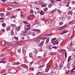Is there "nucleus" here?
I'll list each match as a JSON object with an SVG mask.
<instances>
[{"instance_id":"nucleus-1","label":"nucleus","mask_w":75,"mask_h":75,"mask_svg":"<svg viewBox=\"0 0 75 75\" xmlns=\"http://www.w3.org/2000/svg\"><path fill=\"white\" fill-rule=\"evenodd\" d=\"M64 64V61H63L59 65V67L60 68H62L63 67V65Z\"/></svg>"},{"instance_id":"nucleus-2","label":"nucleus","mask_w":75,"mask_h":75,"mask_svg":"<svg viewBox=\"0 0 75 75\" xmlns=\"http://www.w3.org/2000/svg\"><path fill=\"white\" fill-rule=\"evenodd\" d=\"M75 69H73L70 71V74H73V75H75V71H74V70H75Z\"/></svg>"},{"instance_id":"nucleus-3","label":"nucleus","mask_w":75,"mask_h":75,"mask_svg":"<svg viewBox=\"0 0 75 75\" xmlns=\"http://www.w3.org/2000/svg\"><path fill=\"white\" fill-rule=\"evenodd\" d=\"M41 37H38L36 39H35V40H34V41L35 42H37V41L38 40H41Z\"/></svg>"},{"instance_id":"nucleus-4","label":"nucleus","mask_w":75,"mask_h":75,"mask_svg":"<svg viewBox=\"0 0 75 75\" xmlns=\"http://www.w3.org/2000/svg\"><path fill=\"white\" fill-rule=\"evenodd\" d=\"M59 43V42L58 41V40H56L55 41V42L53 43V45H57V44H58Z\"/></svg>"},{"instance_id":"nucleus-5","label":"nucleus","mask_w":75,"mask_h":75,"mask_svg":"<svg viewBox=\"0 0 75 75\" xmlns=\"http://www.w3.org/2000/svg\"><path fill=\"white\" fill-rule=\"evenodd\" d=\"M58 67V65L57 64H54L53 67V69H55V68H57Z\"/></svg>"},{"instance_id":"nucleus-6","label":"nucleus","mask_w":75,"mask_h":75,"mask_svg":"<svg viewBox=\"0 0 75 75\" xmlns=\"http://www.w3.org/2000/svg\"><path fill=\"white\" fill-rule=\"evenodd\" d=\"M43 44H44V41H42L41 42L39 43V46L41 47L43 46Z\"/></svg>"},{"instance_id":"nucleus-7","label":"nucleus","mask_w":75,"mask_h":75,"mask_svg":"<svg viewBox=\"0 0 75 75\" xmlns=\"http://www.w3.org/2000/svg\"><path fill=\"white\" fill-rule=\"evenodd\" d=\"M35 22L36 24H39V23H40V22H39V20L38 19L35 20Z\"/></svg>"},{"instance_id":"nucleus-8","label":"nucleus","mask_w":75,"mask_h":75,"mask_svg":"<svg viewBox=\"0 0 75 75\" xmlns=\"http://www.w3.org/2000/svg\"><path fill=\"white\" fill-rule=\"evenodd\" d=\"M68 31L66 30H64L62 33L60 34L61 35H62V34H65V33H68Z\"/></svg>"},{"instance_id":"nucleus-9","label":"nucleus","mask_w":75,"mask_h":75,"mask_svg":"<svg viewBox=\"0 0 75 75\" xmlns=\"http://www.w3.org/2000/svg\"><path fill=\"white\" fill-rule=\"evenodd\" d=\"M57 3V2H54V3H52V4H49V8H51V7L52 6V5L54 4V3Z\"/></svg>"},{"instance_id":"nucleus-10","label":"nucleus","mask_w":75,"mask_h":75,"mask_svg":"<svg viewBox=\"0 0 75 75\" xmlns=\"http://www.w3.org/2000/svg\"><path fill=\"white\" fill-rule=\"evenodd\" d=\"M41 5L42 7H46V6H47V5H46L45 4L43 3V4H42Z\"/></svg>"},{"instance_id":"nucleus-11","label":"nucleus","mask_w":75,"mask_h":75,"mask_svg":"<svg viewBox=\"0 0 75 75\" xmlns=\"http://www.w3.org/2000/svg\"><path fill=\"white\" fill-rule=\"evenodd\" d=\"M57 58H59L60 59H62L64 58V57L62 56H57Z\"/></svg>"},{"instance_id":"nucleus-12","label":"nucleus","mask_w":75,"mask_h":75,"mask_svg":"<svg viewBox=\"0 0 75 75\" xmlns=\"http://www.w3.org/2000/svg\"><path fill=\"white\" fill-rule=\"evenodd\" d=\"M27 30L25 32H24L23 33V35H26L27 34Z\"/></svg>"},{"instance_id":"nucleus-13","label":"nucleus","mask_w":75,"mask_h":75,"mask_svg":"<svg viewBox=\"0 0 75 75\" xmlns=\"http://www.w3.org/2000/svg\"><path fill=\"white\" fill-rule=\"evenodd\" d=\"M32 54H33V53L32 52H30L29 54V55L30 56V57L31 58V57H33V55H32Z\"/></svg>"},{"instance_id":"nucleus-14","label":"nucleus","mask_w":75,"mask_h":75,"mask_svg":"<svg viewBox=\"0 0 75 75\" xmlns=\"http://www.w3.org/2000/svg\"><path fill=\"white\" fill-rule=\"evenodd\" d=\"M6 45V46H11L13 45L11 43H7Z\"/></svg>"},{"instance_id":"nucleus-15","label":"nucleus","mask_w":75,"mask_h":75,"mask_svg":"<svg viewBox=\"0 0 75 75\" xmlns=\"http://www.w3.org/2000/svg\"><path fill=\"white\" fill-rule=\"evenodd\" d=\"M59 20H65V18L64 17H61L59 18Z\"/></svg>"},{"instance_id":"nucleus-16","label":"nucleus","mask_w":75,"mask_h":75,"mask_svg":"<svg viewBox=\"0 0 75 75\" xmlns=\"http://www.w3.org/2000/svg\"><path fill=\"white\" fill-rule=\"evenodd\" d=\"M43 3L41 1H39L38 2V4H39V5H41L42 4H43Z\"/></svg>"},{"instance_id":"nucleus-17","label":"nucleus","mask_w":75,"mask_h":75,"mask_svg":"<svg viewBox=\"0 0 75 75\" xmlns=\"http://www.w3.org/2000/svg\"><path fill=\"white\" fill-rule=\"evenodd\" d=\"M20 28H21L20 26H18L16 30L17 31H18L19 30H20Z\"/></svg>"},{"instance_id":"nucleus-18","label":"nucleus","mask_w":75,"mask_h":75,"mask_svg":"<svg viewBox=\"0 0 75 75\" xmlns=\"http://www.w3.org/2000/svg\"><path fill=\"white\" fill-rule=\"evenodd\" d=\"M70 65H71V64L69 63L67 65V68H68V69H69V68H70Z\"/></svg>"},{"instance_id":"nucleus-19","label":"nucleus","mask_w":75,"mask_h":75,"mask_svg":"<svg viewBox=\"0 0 75 75\" xmlns=\"http://www.w3.org/2000/svg\"><path fill=\"white\" fill-rule=\"evenodd\" d=\"M34 31H36L37 32H38V33H40V30H38V29H34Z\"/></svg>"},{"instance_id":"nucleus-20","label":"nucleus","mask_w":75,"mask_h":75,"mask_svg":"<svg viewBox=\"0 0 75 75\" xmlns=\"http://www.w3.org/2000/svg\"><path fill=\"white\" fill-rule=\"evenodd\" d=\"M23 52L24 54V55H25V54H26V51H25V50H23Z\"/></svg>"},{"instance_id":"nucleus-21","label":"nucleus","mask_w":75,"mask_h":75,"mask_svg":"<svg viewBox=\"0 0 75 75\" xmlns=\"http://www.w3.org/2000/svg\"><path fill=\"white\" fill-rule=\"evenodd\" d=\"M49 70H50V68H47L45 70V71L46 72H48L49 71Z\"/></svg>"},{"instance_id":"nucleus-22","label":"nucleus","mask_w":75,"mask_h":75,"mask_svg":"<svg viewBox=\"0 0 75 75\" xmlns=\"http://www.w3.org/2000/svg\"><path fill=\"white\" fill-rule=\"evenodd\" d=\"M31 35H32L34 36L35 35V32H31Z\"/></svg>"},{"instance_id":"nucleus-23","label":"nucleus","mask_w":75,"mask_h":75,"mask_svg":"<svg viewBox=\"0 0 75 75\" xmlns=\"http://www.w3.org/2000/svg\"><path fill=\"white\" fill-rule=\"evenodd\" d=\"M71 58V56H69L68 59V62H69V61H70Z\"/></svg>"},{"instance_id":"nucleus-24","label":"nucleus","mask_w":75,"mask_h":75,"mask_svg":"<svg viewBox=\"0 0 75 75\" xmlns=\"http://www.w3.org/2000/svg\"><path fill=\"white\" fill-rule=\"evenodd\" d=\"M6 59H7L6 58H3L1 59V61H4V60H6Z\"/></svg>"},{"instance_id":"nucleus-25","label":"nucleus","mask_w":75,"mask_h":75,"mask_svg":"<svg viewBox=\"0 0 75 75\" xmlns=\"http://www.w3.org/2000/svg\"><path fill=\"white\" fill-rule=\"evenodd\" d=\"M11 34L12 35H14V32H13V30H12L11 31Z\"/></svg>"},{"instance_id":"nucleus-26","label":"nucleus","mask_w":75,"mask_h":75,"mask_svg":"<svg viewBox=\"0 0 75 75\" xmlns=\"http://www.w3.org/2000/svg\"><path fill=\"white\" fill-rule=\"evenodd\" d=\"M75 23V21L74 20L71 21V24H74Z\"/></svg>"},{"instance_id":"nucleus-27","label":"nucleus","mask_w":75,"mask_h":75,"mask_svg":"<svg viewBox=\"0 0 75 75\" xmlns=\"http://www.w3.org/2000/svg\"><path fill=\"white\" fill-rule=\"evenodd\" d=\"M40 13L41 15H44V14L42 11H41L40 12Z\"/></svg>"},{"instance_id":"nucleus-28","label":"nucleus","mask_w":75,"mask_h":75,"mask_svg":"<svg viewBox=\"0 0 75 75\" xmlns=\"http://www.w3.org/2000/svg\"><path fill=\"white\" fill-rule=\"evenodd\" d=\"M69 15H71V14H72V12L71 11H69Z\"/></svg>"},{"instance_id":"nucleus-29","label":"nucleus","mask_w":75,"mask_h":75,"mask_svg":"<svg viewBox=\"0 0 75 75\" xmlns=\"http://www.w3.org/2000/svg\"><path fill=\"white\" fill-rule=\"evenodd\" d=\"M66 52L65 54V58H67V52L66 51H65Z\"/></svg>"},{"instance_id":"nucleus-30","label":"nucleus","mask_w":75,"mask_h":75,"mask_svg":"<svg viewBox=\"0 0 75 75\" xmlns=\"http://www.w3.org/2000/svg\"><path fill=\"white\" fill-rule=\"evenodd\" d=\"M46 38H47V37H45V38H41V40H45Z\"/></svg>"},{"instance_id":"nucleus-31","label":"nucleus","mask_w":75,"mask_h":75,"mask_svg":"<svg viewBox=\"0 0 75 75\" xmlns=\"http://www.w3.org/2000/svg\"><path fill=\"white\" fill-rule=\"evenodd\" d=\"M48 21L49 23H52V20L51 19H49Z\"/></svg>"},{"instance_id":"nucleus-32","label":"nucleus","mask_w":75,"mask_h":75,"mask_svg":"<svg viewBox=\"0 0 75 75\" xmlns=\"http://www.w3.org/2000/svg\"><path fill=\"white\" fill-rule=\"evenodd\" d=\"M2 25L3 26V27H5L6 25V24H5V23H2Z\"/></svg>"},{"instance_id":"nucleus-33","label":"nucleus","mask_w":75,"mask_h":75,"mask_svg":"<svg viewBox=\"0 0 75 75\" xmlns=\"http://www.w3.org/2000/svg\"><path fill=\"white\" fill-rule=\"evenodd\" d=\"M45 65H41L40 66H39L38 68H41L42 67H44Z\"/></svg>"},{"instance_id":"nucleus-34","label":"nucleus","mask_w":75,"mask_h":75,"mask_svg":"<svg viewBox=\"0 0 75 75\" xmlns=\"http://www.w3.org/2000/svg\"><path fill=\"white\" fill-rule=\"evenodd\" d=\"M10 14H11V13L9 12L7 13L6 14V16H9V15H10Z\"/></svg>"},{"instance_id":"nucleus-35","label":"nucleus","mask_w":75,"mask_h":75,"mask_svg":"<svg viewBox=\"0 0 75 75\" xmlns=\"http://www.w3.org/2000/svg\"><path fill=\"white\" fill-rule=\"evenodd\" d=\"M52 48H56V49H57V48H58V47L57 46H54L52 47Z\"/></svg>"},{"instance_id":"nucleus-36","label":"nucleus","mask_w":75,"mask_h":75,"mask_svg":"<svg viewBox=\"0 0 75 75\" xmlns=\"http://www.w3.org/2000/svg\"><path fill=\"white\" fill-rule=\"evenodd\" d=\"M48 10V8H45L44 9V11H47V10Z\"/></svg>"},{"instance_id":"nucleus-37","label":"nucleus","mask_w":75,"mask_h":75,"mask_svg":"<svg viewBox=\"0 0 75 75\" xmlns=\"http://www.w3.org/2000/svg\"><path fill=\"white\" fill-rule=\"evenodd\" d=\"M2 61V63H6L7 62V61Z\"/></svg>"},{"instance_id":"nucleus-38","label":"nucleus","mask_w":75,"mask_h":75,"mask_svg":"<svg viewBox=\"0 0 75 75\" xmlns=\"http://www.w3.org/2000/svg\"><path fill=\"white\" fill-rule=\"evenodd\" d=\"M15 44H16L17 45H20V43L19 42H17L16 43H15Z\"/></svg>"},{"instance_id":"nucleus-39","label":"nucleus","mask_w":75,"mask_h":75,"mask_svg":"<svg viewBox=\"0 0 75 75\" xmlns=\"http://www.w3.org/2000/svg\"><path fill=\"white\" fill-rule=\"evenodd\" d=\"M49 42V39H47L46 40V43H48Z\"/></svg>"},{"instance_id":"nucleus-40","label":"nucleus","mask_w":75,"mask_h":75,"mask_svg":"<svg viewBox=\"0 0 75 75\" xmlns=\"http://www.w3.org/2000/svg\"><path fill=\"white\" fill-rule=\"evenodd\" d=\"M14 38H15V39H16V41H18V38L17 37H14Z\"/></svg>"},{"instance_id":"nucleus-41","label":"nucleus","mask_w":75,"mask_h":75,"mask_svg":"<svg viewBox=\"0 0 75 75\" xmlns=\"http://www.w3.org/2000/svg\"><path fill=\"white\" fill-rule=\"evenodd\" d=\"M27 19H28V20H31V19H30V16H29L27 17Z\"/></svg>"},{"instance_id":"nucleus-42","label":"nucleus","mask_w":75,"mask_h":75,"mask_svg":"<svg viewBox=\"0 0 75 75\" xmlns=\"http://www.w3.org/2000/svg\"><path fill=\"white\" fill-rule=\"evenodd\" d=\"M56 39H57L56 38H53L52 39V41H53V40L54 41H55V40H56Z\"/></svg>"},{"instance_id":"nucleus-43","label":"nucleus","mask_w":75,"mask_h":75,"mask_svg":"<svg viewBox=\"0 0 75 75\" xmlns=\"http://www.w3.org/2000/svg\"><path fill=\"white\" fill-rule=\"evenodd\" d=\"M60 24L61 25H63L64 24V23H62V22H60Z\"/></svg>"},{"instance_id":"nucleus-44","label":"nucleus","mask_w":75,"mask_h":75,"mask_svg":"<svg viewBox=\"0 0 75 75\" xmlns=\"http://www.w3.org/2000/svg\"><path fill=\"white\" fill-rule=\"evenodd\" d=\"M4 15V13H2L1 14V17H2V16H3Z\"/></svg>"},{"instance_id":"nucleus-45","label":"nucleus","mask_w":75,"mask_h":75,"mask_svg":"<svg viewBox=\"0 0 75 75\" xmlns=\"http://www.w3.org/2000/svg\"><path fill=\"white\" fill-rule=\"evenodd\" d=\"M30 27H29L25 29L26 30H30Z\"/></svg>"},{"instance_id":"nucleus-46","label":"nucleus","mask_w":75,"mask_h":75,"mask_svg":"<svg viewBox=\"0 0 75 75\" xmlns=\"http://www.w3.org/2000/svg\"><path fill=\"white\" fill-rule=\"evenodd\" d=\"M24 66L25 67V68H28V66H27V65H25V64L24 65Z\"/></svg>"},{"instance_id":"nucleus-47","label":"nucleus","mask_w":75,"mask_h":75,"mask_svg":"<svg viewBox=\"0 0 75 75\" xmlns=\"http://www.w3.org/2000/svg\"><path fill=\"white\" fill-rule=\"evenodd\" d=\"M9 54H11V53H12V51L10 50L9 51Z\"/></svg>"},{"instance_id":"nucleus-48","label":"nucleus","mask_w":75,"mask_h":75,"mask_svg":"<svg viewBox=\"0 0 75 75\" xmlns=\"http://www.w3.org/2000/svg\"><path fill=\"white\" fill-rule=\"evenodd\" d=\"M1 31H2L3 32H5V31H6V30L4 29H3L1 30Z\"/></svg>"},{"instance_id":"nucleus-49","label":"nucleus","mask_w":75,"mask_h":75,"mask_svg":"<svg viewBox=\"0 0 75 75\" xmlns=\"http://www.w3.org/2000/svg\"><path fill=\"white\" fill-rule=\"evenodd\" d=\"M53 35V34H49L47 36H51V35Z\"/></svg>"},{"instance_id":"nucleus-50","label":"nucleus","mask_w":75,"mask_h":75,"mask_svg":"<svg viewBox=\"0 0 75 75\" xmlns=\"http://www.w3.org/2000/svg\"><path fill=\"white\" fill-rule=\"evenodd\" d=\"M30 13H34V12H33V10H30Z\"/></svg>"},{"instance_id":"nucleus-51","label":"nucleus","mask_w":75,"mask_h":75,"mask_svg":"<svg viewBox=\"0 0 75 75\" xmlns=\"http://www.w3.org/2000/svg\"><path fill=\"white\" fill-rule=\"evenodd\" d=\"M30 70L32 71H33V70H34V69L33 68H30Z\"/></svg>"},{"instance_id":"nucleus-52","label":"nucleus","mask_w":75,"mask_h":75,"mask_svg":"<svg viewBox=\"0 0 75 75\" xmlns=\"http://www.w3.org/2000/svg\"><path fill=\"white\" fill-rule=\"evenodd\" d=\"M74 4H75V1H73L72 2V4L73 5H74Z\"/></svg>"},{"instance_id":"nucleus-53","label":"nucleus","mask_w":75,"mask_h":75,"mask_svg":"<svg viewBox=\"0 0 75 75\" xmlns=\"http://www.w3.org/2000/svg\"><path fill=\"white\" fill-rule=\"evenodd\" d=\"M36 63L39 64H40V62L39 61H38L36 62Z\"/></svg>"},{"instance_id":"nucleus-54","label":"nucleus","mask_w":75,"mask_h":75,"mask_svg":"<svg viewBox=\"0 0 75 75\" xmlns=\"http://www.w3.org/2000/svg\"><path fill=\"white\" fill-rule=\"evenodd\" d=\"M16 10H17V11H20V10H21V9H20V8H19V9H16Z\"/></svg>"},{"instance_id":"nucleus-55","label":"nucleus","mask_w":75,"mask_h":75,"mask_svg":"<svg viewBox=\"0 0 75 75\" xmlns=\"http://www.w3.org/2000/svg\"><path fill=\"white\" fill-rule=\"evenodd\" d=\"M70 71H67V72H66V74H69V72Z\"/></svg>"},{"instance_id":"nucleus-56","label":"nucleus","mask_w":75,"mask_h":75,"mask_svg":"<svg viewBox=\"0 0 75 75\" xmlns=\"http://www.w3.org/2000/svg\"><path fill=\"white\" fill-rule=\"evenodd\" d=\"M11 27H14V24H12L11 25Z\"/></svg>"},{"instance_id":"nucleus-57","label":"nucleus","mask_w":75,"mask_h":75,"mask_svg":"<svg viewBox=\"0 0 75 75\" xmlns=\"http://www.w3.org/2000/svg\"><path fill=\"white\" fill-rule=\"evenodd\" d=\"M8 10H12V8H8Z\"/></svg>"},{"instance_id":"nucleus-58","label":"nucleus","mask_w":75,"mask_h":75,"mask_svg":"<svg viewBox=\"0 0 75 75\" xmlns=\"http://www.w3.org/2000/svg\"><path fill=\"white\" fill-rule=\"evenodd\" d=\"M55 10H54L53 11H51V13H52L53 14L54 13V12H55Z\"/></svg>"},{"instance_id":"nucleus-59","label":"nucleus","mask_w":75,"mask_h":75,"mask_svg":"<svg viewBox=\"0 0 75 75\" xmlns=\"http://www.w3.org/2000/svg\"><path fill=\"white\" fill-rule=\"evenodd\" d=\"M51 67V66H47L46 68H50Z\"/></svg>"},{"instance_id":"nucleus-60","label":"nucleus","mask_w":75,"mask_h":75,"mask_svg":"<svg viewBox=\"0 0 75 75\" xmlns=\"http://www.w3.org/2000/svg\"><path fill=\"white\" fill-rule=\"evenodd\" d=\"M20 64V63H19V62H17L16 63V65H19V64Z\"/></svg>"},{"instance_id":"nucleus-61","label":"nucleus","mask_w":75,"mask_h":75,"mask_svg":"<svg viewBox=\"0 0 75 75\" xmlns=\"http://www.w3.org/2000/svg\"><path fill=\"white\" fill-rule=\"evenodd\" d=\"M5 72V70H3V71H2L1 72V73H3V72Z\"/></svg>"},{"instance_id":"nucleus-62","label":"nucleus","mask_w":75,"mask_h":75,"mask_svg":"<svg viewBox=\"0 0 75 75\" xmlns=\"http://www.w3.org/2000/svg\"><path fill=\"white\" fill-rule=\"evenodd\" d=\"M12 64L13 65H16V63H15V62H13V63Z\"/></svg>"},{"instance_id":"nucleus-63","label":"nucleus","mask_w":75,"mask_h":75,"mask_svg":"<svg viewBox=\"0 0 75 75\" xmlns=\"http://www.w3.org/2000/svg\"><path fill=\"white\" fill-rule=\"evenodd\" d=\"M2 1H3V2H5V1H6L7 0H1Z\"/></svg>"},{"instance_id":"nucleus-64","label":"nucleus","mask_w":75,"mask_h":75,"mask_svg":"<svg viewBox=\"0 0 75 75\" xmlns=\"http://www.w3.org/2000/svg\"><path fill=\"white\" fill-rule=\"evenodd\" d=\"M58 12H59V13H61L62 12L61 11H60V10H59Z\"/></svg>"}]
</instances>
